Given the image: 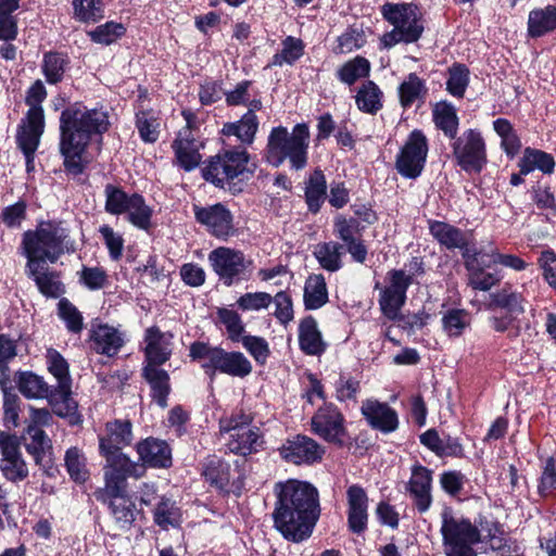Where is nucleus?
<instances>
[{
    "label": "nucleus",
    "mask_w": 556,
    "mask_h": 556,
    "mask_svg": "<svg viewBox=\"0 0 556 556\" xmlns=\"http://www.w3.org/2000/svg\"><path fill=\"white\" fill-rule=\"evenodd\" d=\"M16 383L20 392L30 400L47 399L52 406L53 412L56 414L58 408L64 409L62 400L52 402L54 388L52 389L43 379V377L34 374L33 371H20L16 376Z\"/></svg>",
    "instance_id": "nucleus-24"
},
{
    "label": "nucleus",
    "mask_w": 556,
    "mask_h": 556,
    "mask_svg": "<svg viewBox=\"0 0 556 556\" xmlns=\"http://www.w3.org/2000/svg\"><path fill=\"white\" fill-rule=\"evenodd\" d=\"M160 123L153 112L142 111L137 114V128L146 142H155L159 138Z\"/></svg>",
    "instance_id": "nucleus-57"
},
{
    "label": "nucleus",
    "mask_w": 556,
    "mask_h": 556,
    "mask_svg": "<svg viewBox=\"0 0 556 556\" xmlns=\"http://www.w3.org/2000/svg\"><path fill=\"white\" fill-rule=\"evenodd\" d=\"M433 119L445 136L454 138L457 134L458 118L455 109L445 102L438 103L433 109Z\"/></svg>",
    "instance_id": "nucleus-48"
},
{
    "label": "nucleus",
    "mask_w": 556,
    "mask_h": 556,
    "mask_svg": "<svg viewBox=\"0 0 556 556\" xmlns=\"http://www.w3.org/2000/svg\"><path fill=\"white\" fill-rule=\"evenodd\" d=\"M348 497V526L353 533H363L367 529L368 497L365 490L353 484L346 491Z\"/></svg>",
    "instance_id": "nucleus-26"
},
{
    "label": "nucleus",
    "mask_w": 556,
    "mask_h": 556,
    "mask_svg": "<svg viewBox=\"0 0 556 556\" xmlns=\"http://www.w3.org/2000/svg\"><path fill=\"white\" fill-rule=\"evenodd\" d=\"M431 488V470L419 464L414 465L410 479L406 484V490L419 513H426L432 504Z\"/></svg>",
    "instance_id": "nucleus-23"
},
{
    "label": "nucleus",
    "mask_w": 556,
    "mask_h": 556,
    "mask_svg": "<svg viewBox=\"0 0 556 556\" xmlns=\"http://www.w3.org/2000/svg\"><path fill=\"white\" fill-rule=\"evenodd\" d=\"M469 84V70L464 64H454L448 70L446 81L447 91L457 98H463Z\"/></svg>",
    "instance_id": "nucleus-53"
},
{
    "label": "nucleus",
    "mask_w": 556,
    "mask_h": 556,
    "mask_svg": "<svg viewBox=\"0 0 556 556\" xmlns=\"http://www.w3.org/2000/svg\"><path fill=\"white\" fill-rule=\"evenodd\" d=\"M274 492V528L294 543L309 538L319 517L316 488L307 482L288 480L276 483Z\"/></svg>",
    "instance_id": "nucleus-1"
},
{
    "label": "nucleus",
    "mask_w": 556,
    "mask_h": 556,
    "mask_svg": "<svg viewBox=\"0 0 556 556\" xmlns=\"http://www.w3.org/2000/svg\"><path fill=\"white\" fill-rule=\"evenodd\" d=\"M137 452L144 465L165 468L172 463L170 448L165 441L149 438L137 445Z\"/></svg>",
    "instance_id": "nucleus-29"
},
{
    "label": "nucleus",
    "mask_w": 556,
    "mask_h": 556,
    "mask_svg": "<svg viewBox=\"0 0 556 556\" xmlns=\"http://www.w3.org/2000/svg\"><path fill=\"white\" fill-rule=\"evenodd\" d=\"M65 58L60 53H47L43 58L42 70L46 79L50 84H56L62 80L65 72Z\"/></svg>",
    "instance_id": "nucleus-58"
},
{
    "label": "nucleus",
    "mask_w": 556,
    "mask_h": 556,
    "mask_svg": "<svg viewBox=\"0 0 556 556\" xmlns=\"http://www.w3.org/2000/svg\"><path fill=\"white\" fill-rule=\"evenodd\" d=\"M469 325L470 317L465 309H448L442 317L443 330L448 337H459Z\"/></svg>",
    "instance_id": "nucleus-52"
},
{
    "label": "nucleus",
    "mask_w": 556,
    "mask_h": 556,
    "mask_svg": "<svg viewBox=\"0 0 556 556\" xmlns=\"http://www.w3.org/2000/svg\"><path fill=\"white\" fill-rule=\"evenodd\" d=\"M299 345L307 355H320L326 350V343L323 340L314 317L307 316L299 325Z\"/></svg>",
    "instance_id": "nucleus-30"
},
{
    "label": "nucleus",
    "mask_w": 556,
    "mask_h": 556,
    "mask_svg": "<svg viewBox=\"0 0 556 556\" xmlns=\"http://www.w3.org/2000/svg\"><path fill=\"white\" fill-rule=\"evenodd\" d=\"M47 366L51 375L58 380V384L54 388L52 395V402L62 400L64 409L56 410V415L61 417H67L75 413L77 408L76 402L71 397L72 394V381L68 371V364L65 358L54 349L47 351Z\"/></svg>",
    "instance_id": "nucleus-15"
},
{
    "label": "nucleus",
    "mask_w": 556,
    "mask_h": 556,
    "mask_svg": "<svg viewBox=\"0 0 556 556\" xmlns=\"http://www.w3.org/2000/svg\"><path fill=\"white\" fill-rule=\"evenodd\" d=\"M220 323L225 326L230 340L237 342L241 340L244 332V325L240 315L228 308H219L217 312Z\"/></svg>",
    "instance_id": "nucleus-59"
},
{
    "label": "nucleus",
    "mask_w": 556,
    "mask_h": 556,
    "mask_svg": "<svg viewBox=\"0 0 556 556\" xmlns=\"http://www.w3.org/2000/svg\"><path fill=\"white\" fill-rule=\"evenodd\" d=\"M357 108L366 113H376L382 108V92L371 80L365 83L355 97Z\"/></svg>",
    "instance_id": "nucleus-46"
},
{
    "label": "nucleus",
    "mask_w": 556,
    "mask_h": 556,
    "mask_svg": "<svg viewBox=\"0 0 556 556\" xmlns=\"http://www.w3.org/2000/svg\"><path fill=\"white\" fill-rule=\"evenodd\" d=\"M271 303L275 304L274 316L281 325L287 326L294 317L291 296L285 291H279L273 296Z\"/></svg>",
    "instance_id": "nucleus-60"
},
{
    "label": "nucleus",
    "mask_w": 556,
    "mask_h": 556,
    "mask_svg": "<svg viewBox=\"0 0 556 556\" xmlns=\"http://www.w3.org/2000/svg\"><path fill=\"white\" fill-rule=\"evenodd\" d=\"M458 165L467 172H480L486 162L484 141L480 132L469 129L453 143Z\"/></svg>",
    "instance_id": "nucleus-17"
},
{
    "label": "nucleus",
    "mask_w": 556,
    "mask_h": 556,
    "mask_svg": "<svg viewBox=\"0 0 556 556\" xmlns=\"http://www.w3.org/2000/svg\"><path fill=\"white\" fill-rule=\"evenodd\" d=\"M46 97L47 91L40 80L35 81L27 91L25 101L29 109L22 119L16 140L20 149L28 157L37 150L45 131V113L41 103Z\"/></svg>",
    "instance_id": "nucleus-6"
},
{
    "label": "nucleus",
    "mask_w": 556,
    "mask_h": 556,
    "mask_svg": "<svg viewBox=\"0 0 556 556\" xmlns=\"http://www.w3.org/2000/svg\"><path fill=\"white\" fill-rule=\"evenodd\" d=\"M383 17L394 26L392 31L383 36L386 46L391 47L399 42L410 43L420 37L424 27L419 23V10L410 3L384 4Z\"/></svg>",
    "instance_id": "nucleus-8"
},
{
    "label": "nucleus",
    "mask_w": 556,
    "mask_h": 556,
    "mask_svg": "<svg viewBox=\"0 0 556 556\" xmlns=\"http://www.w3.org/2000/svg\"><path fill=\"white\" fill-rule=\"evenodd\" d=\"M203 476L216 489L227 492L230 490L232 473L230 465L226 462L215 456L208 458L204 464Z\"/></svg>",
    "instance_id": "nucleus-38"
},
{
    "label": "nucleus",
    "mask_w": 556,
    "mask_h": 556,
    "mask_svg": "<svg viewBox=\"0 0 556 556\" xmlns=\"http://www.w3.org/2000/svg\"><path fill=\"white\" fill-rule=\"evenodd\" d=\"M273 302V296L267 292H248L237 300V305L242 311H260L267 308Z\"/></svg>",
    "instance_id": "nucleus-62"
},
{
    "label": "nucleus",
    "mask_w": 556,
    "mask_h": 556,
    "mask_svg": "<svg viewBox=\"0 0 556 556\" xmlns=\"http://www.w3.org/2000/svg\"><path fill=\"white\" fill-rule=\"evenodd\" d=\"M0 469L3 476L13 482L22 481L28 476V467L23 456L0 462Z\"/></svg>",
    "instance_id": "nucleus-63"
},
{
    "label": "nucleus",
    "mask_w": 556,
    "mask_h": 556,
    "mask_svg": "<svg viewBox=\"0 0 556 556\" xmlns=\"http://www.w3.org/2000/svg\"><path fill=\"white\" fill-rule=\"evenodd\" d=\"M64 464L72 480L77 483H84L88 480L87 457L80 448L76 446L70 447L65 452Z\"/></svg>",
    "instance_id": "nucleus-44"
},
{
    "label": "nucleus",
    "mask_w": 556,
    "mask_h": 556,
    "mask_svg": "<svg viewBox=\"0 0 556 556\" xmlns=\"http://www.w3.org/2000/svg\"><path fill=\"white\" fill-rule=\"evenodd\" d=\"M195 219L204 225L210 233L217 238L226 239L235 232L232 215L222 204L207 207H193Z\"/></svg>",
    "instance_id": "nucleus-20"
},
{
    "label": "nucleus",
    "mask_w": 556,
    "mask_h": 556,
    "mask_svg": "<svg viewBox=\"0 0 556 556\" xmlns=\"http://www.w3.org/2000/svg\"><path fill=\"white\" fill-rule=\"evenodd\" d=\"M173 149L179 165L186 170L194 169L201 162L199 144L190 137L189 129L179 131L173 143Z\"/></svg>",
    "instance_id": "nucleus-31"
},
{
    "label": "nucleus",
    "mask_w": 556,
    "mask_h": 556,
    "mask_svg": "<svg viewBox=\"0 0 556 556\" xmlns=\"http://www.w3.org/2000/svg\"><path fill=\"white\" fill-rule=\"evenodd\" d=\"M91 349L99 354L114 356L124 344L122 333L106 324L93 325L90 330Z\"/></svg>",
    "instance_id": "nucleus-28"
},
{
    "label": "nucleus",
    "mask_w": 556,
    "mask_h": 556,
    "mask_svg": "<svg viewBox=\"0 0 556 556\" xmlns=\"http://www.w3.org/2000/svg\"><path fill=\"white\" fill-rule=\"evenodd\" d=\"M161 365H144L143 377L151 387L153 400L162 407L167 406V396L170 392L169 376Z\"/></svg>",
    "instance_id": "nucleus-34"
},
{
    "label": "nucleus",
    "mask_w": 556,
    "mask_h": 556,
    "mask_svg": "<svg viewBox=\"0 0 556 556\" xmlns=\"http://www.w3.org/2000/svg\"><path fill=\"white\" fill-rule=\"evenodd\" d=\"M249 153L243 148L228 149L211 157L203 168V177L216 187L225 188L248 170Z\"/></svg>",
    "instance_id": "nucleus-10"
},
{
    "label": "nucleus",
    "mask_w": 556,
    "mask_h": 556,
    "mask_svg": "<svg viewBox=\"0 0 556 556\" xmlns=\"http://www.w3.org/2000/svg\"><path fill=\"white\" fill-rule=\"evenodd\" d=\"M23 249L27 263L49 261L54 263L70 251L68 233L56 223H40L36 230L26 231L23 236Z\"/></svg>",
    "instance_id": "nucleus-4"
},
{
    "label": "nucleus",
    "mask_w": 556,
    "mask_h": 556,
    "mask_svg": "<svg viewBox=\"0 0 556 556\" xmlns=\"http://www.w3.org/2000/svg\"><path fill=\"white\" fill-rule=\"evenodd\" d=\"M308 144L309 130L306 124H296L292 131L277 126L268 135L265 159L274 167L288 161L292 169L301 170L307 164Z\"/></svg>",
    "instance_id": "nucleus-3"
},
{
    "label": "nucleus",
    "mask_w": 556,
    "mask_h": 556,
    "mask_svg": "<svg viewBox=\"0 0 556 556\" xmlns=\"http://www.w3.org/2000/svg\"><path fill=\"white\" fill-rule=\"evenodd\" d=\"M27 274L36 282V286L43 295L58 298L63 292V286L58 275L49 271L45 263H27Z\"/></svg>",
    "instance_id": "nucleus-32"
},
{
    "label": "nucleus",
    "mask_w": 556,
    "mask_h": 556,
    "mask_svg": "<svg viewBox=\"0 0 556 556\" xmlns=\"http://www.w3.org/2000/svg\"><path fill=\"white\" fill-rule=\"evenodd\" d=\"M30 442L25 444L26 451L34 457L36 465L47 468L51 464L52 443L46 432L38 427L27 426Z\"/></svg>",
    "instance_id": "nucleus-33"
},
{
    "label": "nucleus",
    "mask_w": 556,
    "mask_h": 556,
    "mask_svg": "<svg viewBox=\"0 0 556 556\" xmlns=\"http://www.w3.org/2000/svg\"><path fill=\"white\" fill-rule=\"evenodd\" d=\"M241 342L247 351L253 356L258 364H265L269 356V345L262 337L244 336Z\"/></svg>",
    "instance_id": "nucleus-61"
},
{
    "label": "nucleus",
    "mask_w": 556,
    "mask_h": 556,
    "mask_svg": "<svg viewBox=\"0 0 556 556\" xmlns=\"http://www.w3.org/2000/svg\"><path fill=\"white\" fill-rule=\"evenodd\" d=\"M105 435L100 438V453L102 456L125 455L122 448L132 441L131 424L129 420L108 422Z\"/></svg>",
    "instance_id": "nucleus-25"
},
{
    "label": "nucleus",
    "mask_w": 556,
    "mask_h": 556,
    "mask_svg": "<svg viewBox=\"0 0 556 556\" xmlns=\"http://www.w3.org/2000/svg\"><path fill=\"white\" fill-rule=\"evenodd\" d=\"M60 318L65 323L68 331L79 333L84 328V318L80 312L67 299L58 303Z\"/></svg>",
    "instance_id": "nucleus-56"
},
{
    "label": "nucleus",
    "mask_w": 556,
    "mask_h": 556,
    "mask_svg": "<svg viewBox=\"0 0 556 556\" xmlns=\"http://www.w3.org/2000/svg\"><path fill=\"white\" fill-rule=\"evenodd\" d=\"M328 301V291L323 275H312L304 287V304L307 309H317Z\"/></svg>",
    "instance_id": "nucleus-41"
},
{
    "label": "nucleus",
    "mask_w": 556,
    "mask_h": 556,
    "mask_svg": "<svg viewBox=\"0 0 556 556\" xmlns=\"http://www.w3.org/2000/svg\"><path fill=\"white\" fill-rule=\"evenodd\" d=\"M279 452L285 460L294 465H313L323 459L325 447L307 435L298 434L287 440Z\"/></svg>",
    "instance_id": "nucleus-19"
},
{
    "label": "nucleus",
    "mask_w": 556,
    "mask_h": 556,
    "mask_svg": "<svg viewBox=\"0 0 556 556\" xmlns=\"http://www.w3.org/2000/svg\"><path fill=\"white\" fill-rule=\"evenodd\" d=\"M304 52L303 41L299 38L288 36L282 41V50L273 56L271 64L282 66L283 64H293Z\"/></svg>",
    "instance_id": "nucleus-51"
},
{
    "label": "nucleus",
    "mask_w": 556,
    "mask_h": 556,
    "mask_svg": "<svg viewBox=\"0 0 556 556\" xmlns=\"http://www.w3.org/2000/svg\"><path fill=\"white\" fill-rule=\"evenodd\" d=\"M518 167L521 174H530L538 169L543 174L551 175L555 169V160L552 154L543 150L528 147L523 150Z\"/></svg>",
    "instance_id": "nucleus-35"
},
{
    "label": "nucleus",
    "mask_w": 556,
    "mask_h": 556,
    "mask_svg": "<svg viewBox=\"0 0 556 556\" xmlns=\"http://www.w3.org/2000/svg\"><path fill=\"white\" fill-rule=\"evenodd\" d=\"M105 503L109 504L115 522L121 529H127L132 523L136 511L135 504L126 494L110 496Z\"/></svg>",
    "instance_id": "nucleus-42"
},
{
    "label": "nucleus",
    "mask_w": 556,
    "mask_h": 556,
    "mask_svg": "<svg viewBox=\"0 0 556 556\" xmlns=\"http://www.w3.org/2000/svg\"><path fill=\"white\" fill-rule=\"evenodd\" d=\"M172 332H163L156 326L149 327L144 332L146 365H162L166 363L173 352Z\"/></svg>",
    "instance_id": "nucleus-22"
},
{
    "label": "nucleus",
    "mask_w": 556,
    "mask_h": 556,
    "mask_svg": "<svg viewBox=\"0 0 556 556\" xmlns=\"http://www.w3.org/2000/svg\"><path fill=\"white\" fill-rule=\"evenodd\" d=\"M556 28V8L548 5L544 9L533 10L528 18L529 36L535 38Z\"/></svg>",
    "instance_id": "nucleus-40"
},
{
    "label": "nucleus",
    "mask_w": 556,
    "mask_h": 556,
    "mask_svg": "<svg viewBox=\"0 0 556 556\" xmlns=\"http://www.w3.org/2000/svg\"><path fill=\"white\" fill-rule=\"evenodd\" d=\"M74 17L81 23H96L103 17L101 0H73Z\"/></svg>",
    "instance_id": "nucleus-50"
},
{
    "label": "nucleus",
    "mask_w": 556,
    "mask_h": 556,
    "mask_svg": "<svg viewBox=\"0 0 556 556\" xmlns=\"http://www.w3.org/2000/svg\"><path fill=\"white\" fill-rule=\"evenodd\" d=\"M326 178L320 169H315L309 176L306 188L305 197L309 211L316 213L319 211L326 198Z\"/></svg>",
    "instance_id": "nucleus-43"
},
{
    "label": "nucleus",
    "mask_w": 556,
    "mask_h": 556,
    "mask_svg": "<svg viewBox=\"0 0 556 556\" xmlns=\"http://www.w3.org/2000/svg\"><path fill=\"white\" fill-rule=\"evenodd\" d=\"M240 424L235 419H220L219 427L220 432L230 433L227 442L229 451L245 456L256 451L260 434L256 428L250 426V415H240Z\"/></svg>",
    "instance_id": "nucleus-16"
},
{
    "label": "nucleus",
    "mask_w": 556,
    "mask_h": 556,
    "mask_svg": "<svg viewBox=\"0 0 556 556\" xmlns=\"http://www.w3.org/2000/svg\"><path fill=\"white\" fill-rule=\"evenodd\" d=\"M342 249L343 247L338 242H325L316 247L314 255L324 269L337 271L342 267Z\"/></svg>",
    "instance_id": "nucleus-45"
},
{
    "label": "nucleus",
    "mask_w": 556,
    "mask_h": 556,
    "mask_svg": "<svg viewBox=\"0 0 556 556\" xmlns=\"http://www.w3.org/2000/svg\"><path fill=\"white\" fill-rule=\"evenodd\" d=\"M312 431L336 446L342 447L348 438L345 418L332 403L320 406L311 419Z\"/></svg>",
    "instance_id": "nucleus-13"
},
{
    "label": "nucleus",
    "mask_w": 556,
    "mask_h": 556,
    "mask_svg": "<svg viewBox=\"0 0 556 556\" xmlns=\"http://www.w3.org/2000/svg\"><path fill=\"white\" fill-rule=\"evenodd\" d=\"M263 108L260 99H253L251 109L244 113L237 122L225 123L222 128V135L226 138L236 137L243 146H251L256 137L260 127V121L255 114Z\"/></svg>",
    "instance_id": "nucleus-21"
},
{
    "label": "nucleus",
    "mask_w": 556,
    "mask_h": 556,
    "mask_svg": "<svg viewBox=\"0 0 556 556\" xmlns=\"http://www.w3.org/2000/svg\"><path fill=\"white\" fill-rule=\"evenodd\" d=\"M125 27L122 23L106 22L88 31L90 39L100 45H111L125 34Z\"/></svg>",
    "instance_id": "nucleus-54"
},
{
    "label": "nucleus",
    "mask_w": 556,
    "mask_h": 556,
    "mask_svg": "<svg viewBox=\"0 0 556 556\" xmlns=\"http://www.w3.org/2000/svg\"><path fill=\"white\" fill-rule=\"evenodd\" d=\"M427 154L428 143L426 136L420 130L412 131L396 156V170L405 178H417L425 167Z\"/></svg>",
    "instance_id": "nucleus-14"
},
{
    "label": "nucleus",
    "mask_w": 556,
    "mask_h": 556,
    "mask_svg": "<svg viewBox=\"0 0 556 556\" xmlns=\"http://www.w3.org/2000/svg\"><path fill=\"white\" fill-rule=\"evenodd\" d=\"M362 414L371 428L383 433L393 432L399 427L397 413L387 403L367 400L362 405Z\"/></svg>",
    "instance_id": "nucleus-27"
},
{
    "label": "nucleus",
    "mask_w": 556,
    "mask_h": 556,
    "mask_svg": "<svg viewBox=\"0 0 556 556\" xmlns=\"http://www.w3.org/2000/svg\"><path fill=\"white\" fill-rule=\"evenodd\" d=\"M465 267L468 271V285L480 291H489L501 281L495 273H486L485 268L493 264L489 261V253L466 249L462 252Z\"/></svg>",
    "instance_id": "nucleus-18"
},
{
    "label": "nucleus",
    "mask_w": 556,
    "mask_h": 556,
    "mask_svg": "<svg viewBox=\"0 0 556 556\" xmlns=\"http://www.w3.org/2000/svg\"><path fill=\"white\" fill-rule=\"evenodd\" d=\"M556 490V466L555 460L549 457L544 466L538 491L540 495L547 496Z\"/></svg>",
    "instance_id": "nucleus-64"
},
{
    "label": "nucleus",
    "mask_w": 556,
    "mask_h": 556,
    "mask_svg": "<svg viewBox=\"0 0 556 556\" xmlns=\"http://www.w3.org/2000/svg\"><path fill=\"white\" fill-rule=\"evenodd\" d=\"M430 233L439 243L448 250L459 249L463 252L467 248V238L463 230L444 222H432L430 224Z\"/></svg>",
    "instance_id": "nucleus-37"
},
{
    "label": "nucleus",
    "mask_w": 556,
    "mask_h": 556,
    "mask_svg": "<svg viewBox=\"0 0 556 556\" xmlns=\"http://www.w3.org/2000/svg\"><path fill=\"white\" fill-rule=\"evenodd\" d=\"M190 357L202 361V368L213 378L217 371L231 377L244 378L252 372V364L241 352H227L222 348L194 342Z\"/></svg>",
    "instance_id": "nucleus-5"
},
{
    "label": "nucleus",
    "mask_w": 556,
    "mask_h": 556,
    "mask_svg": "<svg viewBox=\"0 0 556 556\" xmlns=\"http://www.w3.org/2000/svg\"><path fill=\"white\" fill-rule=\"evenodd\" d=\"M109 128V117L100 110H89L75 103L64 109L60 116V152L68 174L84 172V154L93 135Z\"/></svg>",
    "instance_id": "nucleus-2"
},
{
    "label": "nucleus",
    "mask_w": 556,
    "mask_h": 556,
    "mask_svg": "<svg viewBox=\"0 0 556 556\" xmlns=\"http://www.w3.org/2000/svg\"><path fill=\"white\" fill-rule=\"evenodd\" d=\"M105 211L113 215L126 213L129 205L130 195L121 188L113 185H106L105 190Z\"/></svg>",
    "instance_id": "nucleus-55"
},
{
    "label": "nucleus",
    "mask_w": 556,
    "mask_h": 556,
    "mask_svg": "<svg viewBox=\"0 0 556 556\" xmlns=\"http://www.w3.org/2000/svg\"><path fill=\"white\" fill-rule=\"evenodd\" d=\"M105 465L104 488L96 492L98 500L106 502L110 496L126 494L127 478H139L144 473V466L132 462L127 455L103 456Z\"/></svg>",
    "instance_id": "nucleus-9"
},
{
    "label": "nucleus",
    "mask_w": 556,
    "mask_h": 556,
    "mask_svg": "<svg viewBox=\"0 0 556 556\" xmlns=\"http://www.w3.org/2000/svg\"><path fill=\"white\" fill-rule=\"evenodd\" d=\"M492 303L507 311V314L517 318L526 312V298L511 287L505 286L501 290L491 294Z\"/></svg>",
    "instance_id": "nucleus-39"
},
{
    "label": "nucleus",
    "mask_w": 556,
    "mask_h": 556,
    "mask_svg": "<svg viewBox=\"0 0 556 556\" xmlns=\"http://www.w3.org/2000/svg\"><path fill=\"white\" fill-rule=\"evenodd\" d=\"M413 283V276L406 274L403 269H391L386 276V286L379 287L376 285V289L380 290L379 293V306L382 314L391 319L395 320L400 316L401 308L406 303V292Z\"/></svg>",
    "instance_id": "nucleus-11"
},
{
    "label": "nucleus",
    "mask_w": 556,
    "mask_h": 556,
    "mask_svg": "<svg viewBox=\"0 0 556 556\" xmlns=\"http://www.w3.org/2000/svg\"><path fill=\"white\" fill-rule=\"evenodd\" d=\"M397 92L401 105L404 109H407L415 103L418 105L424 103L428 93V88L424 79H421L417 74L410 73L401 83Z\"/></svg>",
    "instance_id": "nucleus-36"
},
{
    "label": "nucleus",
    "mask_w": 556,
    "mask_h": 556,
    "mask_svg": "<svg viewBox=\"0 0 556 556\" xmlns=\"http://www.w3.org/2000/svg\"><path fill=\"white\" fill-rule=\"evenodd\" d=\"M370 71V63L362 56L344 63L338 71L337 77L340 81L346 85H353L358 79L368 76Z\"/></svg>",
    "instance_id": "nucleus-49"
},
{
    "label": "nucleus",
    "mask_w": 556,
    "mask_h": 556,
    "mask_svg": "<svg viewBox=\"0 0 556 556\" xmlns=\"http://www.w3.org/2000/svg\"><path fill=\"white\" fill-rule=\"evenodd\" d=\"M207 260L219 280L227 287L247 279L252 264L241 251L228 247L214 249L210 252Z\"/></svg>",
    "instance_id": "nucleus-12"
},
{
    "label": "nucleus",
    "mask_w": 556,
    "mask_h": 556,
    "mask_svg": "<svg viewBox=\"0 0 556 556\" xmlns=\"http://www.w3.org/2000/svg\"><path fill=\"white\" fill-rule=\"evenodd\" d=\"M126 213L128 220L136 227L147 230L151 225L152 210L146 204L144 199L134 193L130 195Z\"/></svg>",
    "instance_id": "nucleus-47"
},
{
    "label": "nucleus",
    "mask_w": 556,
    "mask_h": 556,
    "mask_svg": "<svg viewBox=\"0 0 556 556\" xmlns=\"http://www.w3.org/2000/svg\"><path fill=\"white\" fill-rule=\"evenodd\" d=\"M440 531L446 556H476L472 546L480 542V531L469 520L444 509Z\"/></svg>",
    "instance_id": "nucleus-7"
}]
</instances>
